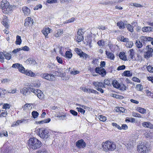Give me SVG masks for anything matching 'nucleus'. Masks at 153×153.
<instances>
[{
    "label": "nucleus",
    "instance_id": "58836bf2",
    "mask_svg": "<svg viewBox=\"0 0 153 153\" xmlns=\"http://www.w3.org/2000/svg\"><path fill=\"white\" fill-rule=\"evenodd\" d=\"M128 53L129 54L130 57L133 59V56L134 55V51L133 49H131L130 51L128 52Z\"/></svg>",
    "mask_w": 153,
    "mask_h": 153
},
{
    "label": "nucleus",
    "instance_id": "bb28decb",
    "mask_svg": "<svg viewBox=\"0 0 153 153\" xmlns=\"http://www.w3.org/2000/svg\"><path fill=\"white\" fill-rule=\"evenodd\" d=\"M25 62L27 64H34L36 63V62L33 59H31L30 58H29L27 59L25 61Z\"/></svg>",
    "mask_w": 153,
    "mask_h": 153
},
{
    "label": "nucleus",
    "instance_id": "37998d69",
    "mask_svg": "<svg viewBox=\"0 0 153 153\" xmlns=\"http://www.w3.org/2000/svg\"><path fill=\"white\" fill-rule=\"evenodd\" d=\"M19 72L24 74H25L26 72L25 69L23 67L22 65H21V67H19Z\"/></svg>",
    "mask_w": 153,
    "mask_h": 153
},
{
    "label": "nucleus",
    "instance_id": "4be33fe9",
    "mask_svg": "<svg viewBox=\"0 0 153 153\" xmlns=\"http://www.w3.org/2000/svg\"><path fill=\"white\" fill-rule=\"evenodd\" d=\"M136 110L142 114L145 113L146 112V110L145 109L139 107H137L136 108Z\"/></svg>",
    "mask_w": 153,
    "mask_h": 153
},
{
    "label": "nucleus",
    "instance_id": "7c9ffc66",
    "mask_svg": "<svg viewBox=\"0 0 153 153\" xmlns=\"http://www.w3.org/2000/svg\"><path fill=\"white\" fill-rule=\"evenodd\" d=\"M123 74L124 76H131L132 75V74L131 73L130 71H126L123 73Z\"/></svg>",
    "mask_w": 153,
    "mask_h": 153
},
{
    "label": "nucleus",
    "instance_id": "0e129e2a",
    "mask_svg": "<svg viewBox=\"0 0 153 153\" xmlns=\"http://www.w3.org/2000/svg\"><path fill=\"white\" fill-rule=\"evenodd\" d=\"M147 68L149 71L153 73V68L151 66L149 65L148 66Z\"/></svg>",
    "mask_w": 153,
    "mask_h": 153
},
{
    "label": "nucleus",
    "instance_id": "a19ab883",
    "mask_svg": "<svg viewBox=\"0 0 153 153\" xmlns=\"http://www.w3.org/2000/svg\"><path fill=\"white\" fill-rule=\"evenodd\" d=\"M40 84L38 81H37V82H33L31 84V85L32 86L36 88L39 87L40 86Z\"/></svg>",
    "mask_w": 153,
    "mask_h": 153
},
{
    "label": "nucleus",
    "instance_id": "5fc2aeb1",
    "mask_svg": "<svg viewBox=\"0 0 153 153\" xmlns=\"http://www.w3.org/2000/svg\"><path fill=\"white\" fill-rule=\"evenodd\" d=\"M10 108V105L9 104L7 103H4L3 105L2 108L6 109H9Z\"/></svg>",
    "mask_w": 153,
    "mask_h": 153
},
{
    "label": "nucleus",
    "instance_id": "e2e57ef3",
    "mask_svg": "<svg viewBox=\"0 0 153 153\" xmlns=\"http://www.w3.org/2000/svg\"><path fill=\"white\" fill-rule=\"evenodd\" d=\"M72 0H60V2L62 4L70 3L71 2Z\"/></svg>",
    "mask_w": 153,
    "mask_h": 153
},
{
    "label": "nucleus",
    "instance_id": "a878e982",
    "mask_svg": "<svg viewBox=\"0 0 153 153\" xmlns=\"http://www.w3.org/2000/svg\"><path fill=\"white\" fill-rule=\"evenodd\" d=\"M119 57L121 59L123 60L126 61L127 60V57L125 55V54L124 52H122L120 53L119 55Z\"/></svg>",
    "mask_w": 153,
    "mask_h": 153
},
{
    "label": "nucleus",
    "instance_id": "423d86ee",
    "mask_svg": "<svg viewBox=\"0 0 153 153\" xmlns=\"http://www.w3.org/2000/svg\"><path fill=\"white\" fill-rule=\"evenodd\" d=\"M40 76L42 78L50 81H54L56 80V77H55L53 74H42Z\"/></svg>",
    "mask_w": 153,
    "mask_h": 153
},
{
    "label": "nucleus",
    "instance_id": "a18cd8bd",
    "mask_svg": "<svg viewBox=\"0 0 153 153\" xmlns=\"http://www.w3.org/2000/svg\"><path fill=\"white\" fill-rule=\"evenodd\" d=\"M147 96H149L152 98H153V93H151L150 91L148 90H145Z\"/></svg>",
    "mask_w": 153,
    "mask_h": 153
},
{
    "label": "nucleus",
    "instance_id": "c03bdc74",
    "mask_svg": "<svg viewBox=\"0 0 153 153\" xmlns=\"http://www.w3.org/2000/svg\"><path fill=\"white\" fill-rule=\"evenodd\" d=\"M98 118L100 121L102 122H105L106 120V117L102 115H99L98 117Z\"/></svg>",
    "mask_w": 153,
    "mask_h": 153
},
{
    "label": "nucleus",
    "instance_id": "ddd939ff",
    "mask_svg": "<svg viewBox=\"0 0 153 153\" xmlns=\"http://www.w3.org/2000/svg\"><path fill=\"white\" fill-rule=\"evenodd\" d=\"M51 30V29L49 28V27H45L42 30V33L45 35V38H48V34Z\"/></svg>",
    "mask_w": 153,
    "mask_h": 153
},
{
    "label": "nucleus",
    "instance_id": "f257e3e1",
    "mask_svg": "<svg viewBox=\"0 0 153 153\" xmlns=\"http://www.w3.org/2000/svg\"><path fill=\"white\" fill-rule=\"evenodd\" d=\"M116 147V145L114 142L109 140L103 142L102 144V149L105 152L113 151Z\"/></svg>",
    "mask_w": 153,
    "mask_h": 153
},
{
    "label": "nucleus",
    "instance_id": "ea45409f",
    "mask_svg": "<svg viewBox=\"0 0 153 153\" xmlns=\"http://www.w3.org/2000/svg\"><path fill=\"white\" fill-rule=\"evenodd\" d=\"M5 90L3 89L0 88V97L3 98L4 96Z\"/></svg>",
    "mask_w": 153,
    "mask_h": 153
},
{
    "label": "nucleus",
    "instance_id": "20e7f679",
    "mask_svg": "<svg viewBox=\"0 0 153 153\" xmlns=\"http://www.w3.org/2000/svg\"><path fill=\"white\" fill-rule=\"evenodd\" d=\"M140 39L137 40L135 43L136 47L138 48L142 47L144 42L151 41L153 40V38L141 36L140 37Z\"/></svg>",
    "mask_w": 153,
    "mask_h": 153
},
{
    "label": "nucleus",
    "instance_id": "f704fd0d",
    "mask_svg": "<svg viewBox=\"0 0 153 153\" xmlns=\"http://www.w3.org/2000/svg\"><path fill=\"white\" fill-rule=\"evenodd\" d=\"M129 4L132 6H134L136 7H143L142 5L140 4L136 3H129Z\"/></svg>",
    "mask_w": 153,
    "mask_h": 153
},
{
    "label": "nucleus",
    "instance_id": "6ab92c4d",
    "mask_svg": "<svg viewBox=\"0 0 153 153\" xmlns=\"http://www.w3.org/2000/svg\"><path fill=\"white\" fill-rule=\"evenodd\" d=\"M2 24L6 27L7 29H8L9 28V26L8 25V21L7 17L5 16L4 17L3 21L2 22Z\"/></svg>",
    "mask_w": 153,
    "mask_h": 153
},
{
    "label": "nucleus",
    "instance_id": "39448f33",
    "mask_svg": "<svg viewBox=\"0 0 153 153\" xmlns=\"http://www.w3.org/2000/svg\"><path fill=\"white\" fill-rule=\"evenodd\" d=\"M39 135L41 138L46 139L50 137V133L47 129L42 128L39 129Z\"/></svg>",
    "mask_w": 153,
    "mask_h": 153
},
{
    "label": "nucleus",
    "instance_id": "2eb2a0df",
    "mask_svg": "<svg viewBox=\"0 0 153 153\" xmlns=\"http://www.w3.org/2000/svg\"><path fill=\"white\" fill-rule=\"evenodd\" d=\"M134 143V141L132 140L128 143H126L125 145L128 149H131L133 147Z\"/></svg>",
    "mask_w": 153,
    "mask_h": 153
},
{
    "label": "nucleus",
    "instance_id": "aec40b11",
    "mask_svg": "<svg viewBox=\"0 0 153 153\" xmlns=\"http://www.w3.org/2000/svg\"><path fill=\"white\" fill-rule=\"evenodd\" d=\"M25 74L32 77H35L36 76V75L34 73L30 70H26Z\"/></svg>",
    "mask_w": 153,
    "mask_h": 153
},
{
    "label": "nucleus",
    "instance_id": "c756f323",
    "mask_svg": "<svg viewBox=\"0 0 153 153\" xmlns=\"http://www.w3.org/2000/svg\"><path fill=\"white\" fill-rule=\"evenodd\" d=\"M152 28L150 27H144L142 28V30L143 32H147L152 30Z\"/></svg>",
    "mask_w": 153,
    "mask_h": 153
},
{
    "label": "nucleus",
    "instance_id": "69168bd1",
    "mask_svg": "<svg viewBox=\"0 0 153 153\" xmlns=\"http://www.w3.org/2000/svg\"><path fill=\"white\" fill-rule=\"evenodd\" d=\"M83 29H79L77 32V35H83L84 32L82 31Z\"/></svg>",
    "mask_w": 153,
    "mask_h": 153
},
{
    "label": "nucleus",
    "instance_id": "9d476101",
    "mask_svg": "<svg viewBox=\"0 0 153 153\" xmlns=\"http://www.w3.org/2000/svg\"><path fill=\"white\" fill-rule=\"evenodd\" d=\"M25 22L24 25L26 27H31L33 22V19L30 17H28L26 18L25 20Z\"/></svg>",
    "mask_w": 153,
    "mask_h": 153
},
{
    "label": "nucleus",
    "instance_id": "f03ea898",
    "mask_svg": "<svg viewBox=\"0 0 153 153\" xmlns=\"http://www.w3.org/2000/svg\"><path fill=\"white\" fill-rule=\"evenodd\" d=\"M27 146L30 149H36L41 147L42 143L35 138H30L28 140Z\"/></svg>",
    "mask_w": 153,
    "mask_h": 153
},
{
    "label": "nucleus",
    "instance_id": "7ed1b4c3",
    "mask_svg": "<svg viewBox=\"0 0 153 153\" xmlns=\"http://www.w3.org/2000/svg\"><path fill=\"white\" fill-rule=\"evenodd\" d=\"M9 4V3L5 0L2 1L0 2V8L2 9L3 13L8 14L11 12L12 7Z\"/></svg>",
    "mask_w": 153,
    "mask_h": 153
},
{
    "label": "nucleus",
    "instance_id": "a211bd4d",
    "mask_svg": "<svg viewBox=\"0 0 153 153\" xmlns=\"http://www.w3.org/2000/svg\"><path fill=\"white\" fill-rule=\"evenodd\" d=\"M142 125L144 127L153 129V124H151L149 122H144L142 124Z\"/></svg>",
    "mask_w": 153,
    "mask_h": 153
},
{
    "label": "nucleus",
    "instance_id": "bf43d9fd",
    "mask_svg": "<svg viewBox=\"0 0 153 153\" xmlns=\"http://www.w3.org/2000/svg\"><path fill=\"white\" fill-rule=\"evenodd\" d=\"M76 109L78 112H80L81 113L84 114L85 112V110L81 108H76Z\"/></svg>",
    "mask_w": 153,
    "mask_h": 153
},
{
    "label": "nucleus",
    "instance_id": "e433bc0d",
    "mask_svg": "<svg viewBox=\"0 0 153 153\" xmlns=\"http://www.w3.org/2000/svg\"><path fill=\"white\" fill-rule=\"evenodd\" d=\"M126 28L128 30L131 32H132L133 31V26H132L130 24H127L126 25Z\"/></svg>",
    "mask_w": 153,
    "mask_h": 153
},
{
    "label": "nucleus",
    "instance_id": "13d9d810",
    "mask_svg": "<svg viewBox=\"0 0 153 153\" xmlns=\"http://www.w3.org/2000/svg\"><path fill=\"white\" fill-rule=\"evenodd\" d=\"M4 57L7 60H9L11 59V56L10 54L8 53H6L4 55Z\"/></svg>",
    "mask_w": 153,
    "mask_h": 153
},
{
    "label": "nucleus",
    "instance_id": "4c0bfd02",
    "mask_svg": "<svg viewBox=\"0 0 153 153\" xmlns=\"http://www.w3.org/2000/svg\"><path fill=\"white\" fill-rule=\"evenodd\" d=\"M65 56L66 58L70 59L72 57V54L71 52L68 51L65 52Z\"/></svg>",
    "mask_w": 153,
    "mask_h": 153
},
{
    "label": "nucleus",
    "instance_id": "680f3d73",
    "mask_svg": "<svg viewBox=\"0 0 153 153\" xmlns=\"http://www.w3.org/2000/svg\"><path fill=\"white\" fill-rule=\"evenodd\" d=\"M151 47V45H148L146 46V48L147 49V51L150 53H152L153 52V50Z\"/></svg>",
    "mask_w": 153,
    "mask_h": 153
},
{
    "label": "nucleus",
    "instance_id": "473e14b6",
    "mask_svg": "<svg viewBox=\"0 0 153 153\" xmlns=\"http://www.w3.org/2000/svg\"><path fill=\"white\" fill-rule=\"evenodd\" d=\"M32 107V105L29 103L25 104L23 108L24 110H26L27 109H31Z\"/></svg>",
    "mask_w": 153,
    "mask_h": 153
},
{
    "label": "nucleus",
    "instance_id": "412c9836",
    "mask_svg": "<svg viewBox=\"0 0 153 153\" xmlns=\"http://www.w3.org/2000/svg\"><path fill=\"white\" fill-rule=\"evenodd\" d=\"M105 52L107 58H109L111 60H114V56L113 53L106 51Z\"/></svg>",
    "mask_w": 153,
    "mask_h": 153
},
{
    "label": "nucleus",
    "instance_id": "de8ad7c7",
    "mask_svg": "<svg viewBox=\"0 0 153 153\" xmlns=\"http://www.w3.org/2000/svg\"><path fill=\"white\" fill-rule=\"evenodd\" d=\"M136 88L137 90L141 91L143 89V87L141 85L138 84L136 85Z\"/></svg>",
    "mask_w": 153,
    "mask_h": 153
},
{
    "label": "nucleus",
    "instance_id": "09e8293b",
    "mask_svg": "<svg viewBox=\"0 0 153 153\" xmlns=\"http://www.w3.org/2000/svg\"><path fill=\"white\" fill-rule=\"evenodd\" d=\"M32 115L34 118H36L37 117L39 114L37 111H33L32 112Z\"/></svg>",
    "mask_w": 153,
    "mask_h": 153
},
{
    "label": "nucleus",
    "instance_id": "5701e85b",
    "mask_svg": "<svg viewBox=\"0 0 153 153\" xmlns=\"http://www.w3.org/2000/svg\"><path fill=\"white\" fill-rule=\"evenodd\" d=\"M50 121H51V119L50 118H49L47 119H45L43 120L36 121V123L37 124H43L45 123H48Z\"/></svg>",
    "mask_w": 153,
    "mask_h": 153
},
{
    "label": "nucleus",
    "instance_id": "72a5a7b5",
    "mask_svg": "<svg viewBox=\"0 0 153 153\" xmlns=\"http://www.w3.org/2000/svg\"><path fill=\"white\" fill-rule=\"evenodd\" d=\"M75 51L80 57H82V55L83 53V52L82 50L78 48H76L75 49Z\"/></svg>",
    "mask_w": 153,
    "mask_h": 153
},
{
    "label": "nucleus",
    "instance_id": "8fccbe9b",
    "mask_svg": "<svg viewBox=\"0 0 153 153\" xmlns=\"http://www.w3.org/2000/svg\"><path fill=\"white\" fill-rule=\"evenodd\" d=\"M133 45V42H132V41L129 42L128 41V42H127L126 43V46L127 48H131L132 47Z\"/></svg>",
    "mask_w": 153,
    "mask_h": 153
},
{
    "label": "nucleus",
    "instance_id": "6e6552de",
    "mask_svg": "<svg viewBox=\"0 0 153 153\" xmlns=\"http://www.w3.org/2000/svg\"><path fill=\"white\" fill-rule=\"evenodd\" d=\"M30 91L35 95H36L39 99H42L43 98L44 94L41 91L37 89H35L33 88H31Z\"/></svg>",
    "mask_w": 153,
    "mask_h": 153
},
{
    "label": "nucleus",
    "instance_id": "79ce46f5",
    "mask_svg": "<svg viewBox=\"0 0 153 153\" xmlns=\"http://www.w3.org/2000/svg\"><path fill=\"white\" fill-rule=\"evenodd\" d=\"M58 50L59 53L62 55V52L61 48L56 46V48H55L53 49L54 51L55 52H56V51Z\"/></svg>",
    "mask_w": 153,
    "mask_h": 153
},
{
    "label": "nucleus",
    "instance_id": "864d4df0",
    "mask_svg": "<svg viewBox=\"0 0 153 153\" xmlns=\"http://www.w3.org/2000/svg\"><path fill=\"white\" fill-rule=\"evenodd\" d=\"M75 20V18L74 17H72L71 19H70L64 22V24H66L68 23H71L73 22Z\"/></svg>",
    "mask_w": 153,
    "mask_h": 153
},
{
    "label": "nucleus",
    "instance_id": "6e6d98bb",
    "mask_svg": "<svg viewBox=\"0 0 153 153\" xmlns=\"http://www.w3.org/2000/svg\"><path fill=\"white\" fill-rule=\"evenodd\" d=\"M21 64H20L19 63H16L15 64H13L12 66V67L13 68H17L18 69L21 67Z\"/></svg>",
    "mask_w": 153,
    "mask_h": 153
},
{
    "label": "nucleus",
    "instance_id": "338daca9",
    "mask_svg": "<svg viewBox=\"0 0 153 153\" xmlns=\"http://www.w3.org/2000/svg\"><path fill=\"white\" fill-rule=\"evenodd\" d=\"M82 57L86 59L87 58H90V56L89 55L87 54L86 53L83 52V53H82Z\"/></svg>",
    "mask_w": 153,
    "mask_h": 153
},
{
    "label": "nucleus",
    "instance_id": "4468645a",
    "mask_svg": "<svg viewBox=\"0 0 153 153\" xmlns=\"http://www.w3.org/2000/svg\"><path fill=\"white\" fill-rule=\"evenodd\" d=\"M94 85L95 86V88H105V86L104 84L102 82H94L93 83Z\"/></svg>",
    "mask_w": 153,
    "mask_h": 153
},
{
    "label": "nucleus",
    "instance_id": "c9c22d12",
    "mask_svg": "<svg viewBox=\"0 0 153 153\" xmlns=\"http://www.w3.org/2000/svg\"><path fill=\"white\" fill-rule=\"evenodd\" d=\"M22 40L21 36L18 35L16 37V43L17 45H20L21 43Z\"/></svg>",
    "mask_w": 153,
    "mask_h": 153
},
{
    "label": "nucleus",
    "instance_id": "4d7b16f0",
    "mask_svg": "<svg viewBox=\"0 0 153 153\" xmlns=\"http://www.w3.org/2000/svg\"><path fill=\"white\" fill-rule=\"evenodd\" d=\"M132 115L134 117L140 118L141 117V116L140 114L136 112H133L132 113Z\"/></svg>",
    "mask_w": 153,
    "mask_h": 153
},
{
    "label": "nucleus",
    "instance_id": "2f4dec72",
    "mask_svg": "<svg viewBox=\"0 0 153 153\" xmlns=\"http://www.w3.org/2000/svg\"><path fill=\"white\" fill-rule=\"evenodd\" d=\"M65 73H62L60 74V75H57L58 76H59L62 78L63 77L62 79L63 80H67L69 79V78L68 76H65Z\"/></svg>",
    "mask_w": 153,
    "mask_h": 153
},
{
    "label": "nucleus",
    "instance_id": "603ef678",
    "mask_svg": "<svg viewBox=\"0 0 153 153\" xmlns=\"http://www.w3.org/2000/svg\"><path fill=\"white\" fill-rule=\"evenodd\" d=\"M7 114V111H6L2 110L1 113L0 117H6Z\"/></svg>",
    "mask_w": 153,
    "mask_h": 153
},
{
    "label": "nucleus",
    "instance_id": "052dcab7",
    "mask_svg": "<svg viewBox=\"0 0 153 153\" xmlns=\"http://www.w3.org/2000/svg\"><path fill=\"white\" fill-rule=\"evenodd\" d=\"M112 125L113 126L117 128L118 129L121 130V127L116 123H112Z\"/></svg>",
    "mask_w": 153,
    "mask_h": 153
},
{
    "label": "nucleus",
    "instance_id": "0eeeda50",
    "mask_svg": "<svg viewBox=\"0 0 153 153\" xmlns=\"http://www.w3.org/2000/svg\"><path fill=\"white\" fill-rule=\"evenodd\" d=\"M149 150V148L143 143H141L137 146V151L140 153H147Z\"/></svg>",
    "mask_w": 153,
    "mask_h": 153
},
{
    "label": "nucleus",
    "instance_id": "49530a36",
    "mask_svg": "<svg viewBox=\"0 0 153 153\" xmlns=\"http://www.w3.org/2000/svg\"><path fill=\"white\" fill-rule=\"evenodd\" d=\"M97 43L98 45L100 47H103L105 45V43L103 40H99Z\"/></svg>",
    "mask_w": 153,
    "mask_h": 153
},
{
    "label": "nucleus",
    "instance_id": "393cba45",
    "mask_svg": "<svg viewBox=\"0 0 153 153\" xmlns=\"http://www.w3.org/2000/svg\"><path fill=\"white\" fill-rule=\"evenodd\" d=\"M117 26L120 29L124 28L125 27L124 23L121 21H119L117 22Z\"/></svg>",
    "mask_w": 153,
    "mask_h": 153
},
{
    "label": "nucleus",
    "instance_id": "dca6fc26",
    "mask_svg": "<svg viewBox=\"0 0 153 153\" xmlns=\"http://www.w3.org/2000/svg\"><path fill=\"white\" fill-rule=\"evenodd\" d=\"M63 32L62 29H58L54 34V36L56 38L59 37L63 33Z\"/></svg>",
    "mask_w": 153,
    "mask_h": 153
},
{
    "label": "nucleus",
    "instance_id": "f8f14e48",
    "mask_svg": "<svg viewBox=\"0 0 153 153\" xmlns=\"http://www.w3.org/2000/svg\"><path fill=\"white\" fill-rule=\"evenodd\" d=\"M31 88H27L25 87L20 90V92L24 96H27L28 95L30 92V89Z\"/></svg>",
    "mask_w": 153,
    "mask_h": 153
},
{
    "label": "nucleus",
    "instance_id": "b1692460",
    "mask_svg": "<svg viewBox=\"0 0 153 153\" xmlns=\"http://www.w3.org/2000/svg\"><path fill=\"white\" fill-rule=\"evenodd\" d=\"M112 84L114 87L118 89V88H119L120 84L117 80H113L112 82Z\"/></svg>",
    "mask_w": 153,
    "mask_h": 153
},
{
    "label": "nucleus",
    "instance_id": "cd10ccee",
    "mask_svg": "<svg viewBox=\"0 0 153 153\" xmlns=\"http://www.w3.org/2000/svg\"><path fill=\"white\" fill-rule=\"evenodd\" d=\"M84 39L83 35H77L76 38L75 39L78 42H81Z\"/></svg>",
    "mask_w": 153,
    "mask_h": 153
},
{
    "label": "nucleus",
    "instance_id": "f3484780",
    "mask_svg": "<svg viewBox=\"0 0 153 153\" xmlns=\"http://www.w3.org/2000/svg\"><path fill=\"white\" fill-rule=\"evenodd\" d=\"M22 10L25 15L28 16L30 13V9L26 6L22 8Z\"/></svg>",
    "mask_w": 153,
    "mask_h": 153
},
{
    "label": "nucleus",
    "instance_id": "774afa93",
    "mask_svg": "<svg viewBox=\"0 0 153 153\" xmlns=\"http://www.w3.org/2000/svg\"><path fill=\"white\" fill-rule=\"evenodd\" d=\"M70 113L74 116H76L78 114L77 112L73 110H70Z\"/></svg>",
    "mask_w": 153,
    "mask_h": 153
},
{
    "label": "nucleus",
    "instance_id": "1a4fd4ad",
    "mask_svg": "<svg viewBox=\"0 0 153 153\" xmlns=\"http://www.w3.org/2000/svg\"><path fill=\"white\" fill-rule=\"evenodd\" d=\"M95 71L96 73H98L102 76H103L106 74V71L104 69L101 67H96L95 69Z\"/></svg>",
    "mask_w": 153,
    "mask_h": 153
},
{
    "label": "nucleus",
    "instance_id": "3c124183",
    "mask_svg": "<svg viewBox=\"0 0 153 153\" xmlns=\"http://www.w3.org/2000/svg\"><path fill=\"white\" fill-rule=\"evenodd\" d=\"M120 85L119 88L118 89L123 91L126 90V87L124 84H120Z\"/></svg>",
    "mask_w": 153,
    "mask_h": 153
},
{
    "label": "nucleus",
    "instance_id": "9b49d317",
    "mask_svg": "<svg viewBox=\"0 0 153 153\" xmlns=\"http://www.w3.org/2000/svg\"><path fill=\"white\" fill-rule=\"evenodd\" d=\"M76 146L79 149L83 148L86 146L85 143L81 139L78 140L76 143Z\"/></svg>",
    "mask_w": 153,
    "mask_h": 153
},
{
    "label": "nucleus",
    "instance_id": "c85d7f7f",
    "mask_svg": "<svg viewBox=\"0 0 153 153\" xmlns=\"http://www.w3.org/2000/svg\"><path fill=\"white\" fill-rule=\"evenodd\" d=\"M115 110L116 111L118 112H125V109L124 108L122 107H117L115 108Z\"/></svg>",
    "mask_w": 153,
    "mask_h": 153
}]
</instances>
